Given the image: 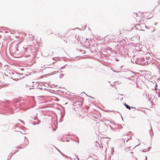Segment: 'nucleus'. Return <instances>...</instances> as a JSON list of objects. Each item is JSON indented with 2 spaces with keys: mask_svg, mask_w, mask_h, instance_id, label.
Listing matches in <instances>:
<instances>
[{
  "mask_svg": "<svg viewBox=\"0 0 160 160\" xmlns=\"http://www.w3.org/2000/svg\"><path fill=\"white\" fill-rule=\"evenodd\" d=\"M152 18L151 14L150 13H145L142 15L139 20V22L142 23H144L147 20Z\"/></svg>",
  "mask_w": 160,
  "mask_h": 160,
  "instance_id": "obj_1",
  "label": "nucleus"
},
{
  "mask_svg": "<svg viewBox=\"0 0 160 160\" xmlns=\"http://www.w3.org/2000/svg\"><path fill=\"white\" fill-rule=\"evenodd\" d=\"M28 40L30 41H32L34 39V36L32 35H30L29 37L27 38Z\"/></svg>",
  "mask_w": 160,
  "mask_h": 160,
  "instance_id": "obj_2",
  "label": "nucleus"
},
{
  "mask_svg": "<svg viewBox=\"0 0 160 160\" xmlns=\"http://www.w3.org/2000/svg\"><path fill=\"white\" fill-rule=\"evenodd\" d=\"M124 105H125V106L129 110H130L131 109L130 107L128 105L126 104V103L124 104Z\"/></svg>",
  "mask_w": 160,
  "mask_h": 160,
  "instance_id": "obj_3",
  "label": "nucleus"
},
{
  "mask_svg": "<svg viewBox=\"0 0 160 160\" xmlns=\"http://www.w3.org/2000/svg\"><path fill=\"white\" fill-rule=\"evenodd\" d=\"M66 39V40L64 39V41L65 42H66V43H67V39Z\"/></svg>",
  "mask_w": 160,
  "mask_h": 160,
  "instance_id": "obj_4",
  "label": "nucleus"
},
{
  "mask_svg": "<svg viewBox=\"0 0 160 160\" xmlns=\"http://www.w3.org/2000/svg\"><path fill=\"white\" fill-rule=\"evenodd\" d=\"M122 139H124V138H122Z\"/></svg>",
  "mask_w": 160,
  "mask_h": 160,
  "instance_id": "obj_5",
  "label": "nucleus"
}]
</instances>
